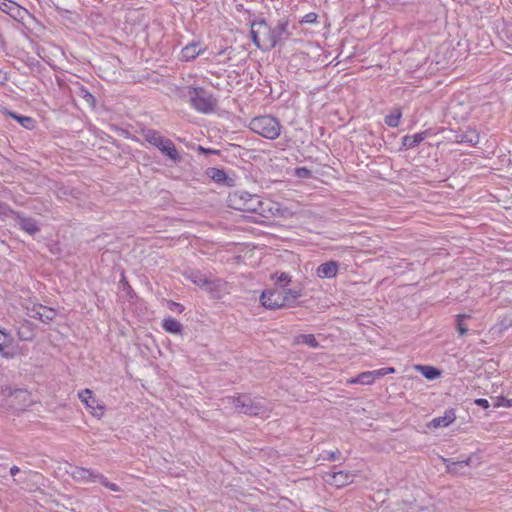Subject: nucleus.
I'll use <instances>...</instances> for the list:
<instances>
[{
	"mask_svg": "<svg viewBox=\"0 0 512 512\" xmlns=\"http://www.w3.org/2000/svg\"><path fill=\"white\" fill-rule=\"evenodd\" d=\"M251 39L255 46L262 51H268L281 45L290 38L288 31L289 20L280 19L275 27H271L267 21L260 17L249 20Z\"/></svg>",
	"mask_w": 512,
	"mask_h": 512,
	"instance_id": "1",
	"label": "nucleus"
},
{
	"mask_svg": "<svg viewBox=\"0 0 512 512\" xmlns=\"http://www.w3.org/2000/svg\"><path fill=\"white\" fill-rule=\"evenodd\" d=\"M227 204L234 210L256 213L263 217L275 215L274 210H279L277 203L270 200L263 201L258 195L243 190L229 193Z\"/></svg>",
	"mask_w": 512,
	"mask_h": 512,
	"instance_id": "2",
	"label": "nucleus"
},
{
	"mask_svg": "<svg viewBox=\"0 0 512 512\" xmlns=\"http://www.w3.org/2000/svg\"><path fill=\"white\" fill-rule=\"evenodd\" d=\"M227 401L239 412L249 416L263 415L269 412L266 401L262 398H253L248 394L237 397H228Z\"/></svg>",
	"mask_w": 512,
	"mask_h": 512,
	"instance_id": "3",
	"label": "nucleus"
},
{
	"mask_svg": "<svg viewBox=\"0 0 512 512\" xmlns=\"http://www.w3.org/2000/svg\"><path fill=\"white\" fill-rule=\"evenodd\" d=\"M249 128L262 137L274 140L281 133V124L277 118L271 115L255 117L251 120Z\"/></svg>",
	"mask_w": 512,
	"mask_h": 512,
	"instance_id": "4",
	"label": "nucleus"
},
{
	"mask_svg": "<svg viewBox=\"0 0 512 512\" xmlns=\"http://www.w3.org/2000/svg\"><path fill=\"white\" fill-rule=\"evenodd\" d=\"M189 101L193 108L202 113L213 111L215 99L203 88L187 87Z\"/></svg>",
	"mask_w": 512,
	"mask_h": 512,
	"instance_id": "5",
	"label": "nucleus"
},
{
	"mask_svg": "<svg viewBox=\"0 0 512 512\" xmlns=\"http://www.w3.org/2000/svg\"><path fill=\"white\" fill-rule=\"evenodd\" d=\"M3 394L8 397V403L15 410H25L33 402L31 394L23 388H12L6 386L2 390Z\"/></svg>",
	"mask_w": 512,
	"mask_h": 512,
	"instance_id": "6",
	"label": "nucleus"
},
{
	"mask_svg": "<svg viewBox=\"0 0 512 512\" xmlns=\"http://www.w3.org/2000/svg\"><path fill=\"white\" fill-rule=\"evenodd\" d=\"M450 133H453V135L450 136V142L466 144L470 147L479 143V133L470 127H467L465 130L462 129L460 125L457 128H454L453 124L450 122Z\"/></svg>",
	"mask_w": 512,
	"mask_h": 512,
	"instance_id": "7",
	"label": "nucleus"
},
{
	"mask_svg": "<svg viewBox=\"0 0 512 512\" xmlns=\"http://www.w3.org/2000/svg\"><path fill=\"white\" fill-rule=\"evenodd\" d=\"M284 292L282 290H265L260 296L262 306L270 310H276L287 307Z\"/></svg>",
	"mask_w": 512,
	"mask_h": 512,
	"instance_id": "8",
	"label": "nucleus"
},
{
	"mask_svg": "<svg viewBox=\"0 0 512 512\" xmlns=\"http://www.w3.org/2000/svg\"><path fill=\"white\" fill-rule=\"evenodd\" d=\"M472 107L468 101L450 99V115L458 126L461 122L467 121Z\"/></svg>",
	"mask_w": 512,
	"mask_h": 512,
	"instance_id": "9",
	"label": "nucleus"
},
{
	"mask_svg": "<svg viewBox=\"0 0 512 512\" xmlns=\"http://www.w3.org/2000/svg\"><path fill=\"white\" fill-rule=\"evenodd\" d=\"M188 278L197 286L204 288L211 294H215L221 286V280L219 279H210L206 274L201 273L200 271H191L188 275Z\"/></svg>",
	"mask_w": 512,
	"mask_h": 512,
	"instance_id": "10",
	"label": "nucleus"
},
{
	"mask_svg": "<svg viewBox=\"0 0 512 512\" xmlns=\"http://www.w3.org/2000/svg\"><path fill=\"white\" fill-rule=\"evenodd\" d=\"M79 398L85 404L86 408L92 413L93 416L101 418L104 414V406L99 403L95 398L92 390L84 389L79 392Z\"/></svg>",
	"mask_w": 512,
	"mask_h": 512,
	"instance_id": "11",
	"label": "nucleus"
},
{
	"mask_svg": "<svg viewBox=\"0 0 512 512\" xmlns=\"http://www.w3.org/2000/svg\"><path fill=\"white\" fill-rule=\"evenodd\" d=\"M27 315L44 323H49L56 317L57 313L53 308L42 304H33L31 307H27Z\"/></svg>",
	"mask_w": 512,
	"mask_h": 512,
	"instance_id": "12",
	"label": "nucleus"
},
{
	"mask_svg": "<svg viewBox=\"0 0 512 512\" xmlns=\"http://www.w3.org/2000/svg\"><path fill=\"white\" fill-rule=\"evenodd\" d=\"M0 10L18 22H23L25 16L30 15L27 9L11 0H0Z\"/></svg>",
	"mask_w": 512,
	"mask_h": 512,
	"instance_id": "13",
	"label": "nucleus"
},
{
	"mask_svg": "<svg viewBox=\"0 0 512 512\" xmlns=\"http://www.w3.org/2000/svg\"><path fill=\"white\" fill-rule=\"evenodd\" d=\"M156 148L159 149L163 155H165L169 160L173 161L174 163H178L181 161V156L171 139L163 136L162 139L156 145Z\"/></svg>",
	"mask_w": 512,
	"mask_h": 512,
	"instance_id": "14",
	"label": "nucleus"
},
{
	"mask_svg": "<svg viewBox=\"0 0 512 512\" xmlns=\"http://www.w3.org/2000/svg\"><path fill=\"white\" fill-rule=\"evenodd\" d=\"M12 217H14L19 227L30 235H34L40 231L39 225L35 219L26 217L16 211H14Z\"/></svg>",
	"mask_w": 512,
	"mask_h": 512,
	"instance_id": "15",
	"label": "nucleus"
},
{
	"mask_svg": "<svg viewBox=\"0 0 512 512\" xmlns=\"http://www.w3.org/2000/svg\"><path fill=\"white\" fill-rule=\"evenodd\" d=\"M70 475L79 483L98 482L100 476V474L83 467H72Z\"/></svg>",
	"mask_w": 512,
	"mask_h": 512,
	"instance_id": "16",
	"label": "nucleus"
},
{
	"mask_svg": "<svg viewBox=\"0 0 512 512\" xmlns=\"http://www.w3.org/2000/svg\"><path fill=\"white\" fill-rule=\"evenodd\" d=\"M338 270L339 263L331 260L320 264L316 269V275L321 279H331L336 277Z\"/></svg>",
	"mask_w": 512,
	"mask_h": 512,
	"instance_id": "17",
	"label": "nucleus"
},
{
	"mask_svg": "<svg viewBox=\"0 0 512 512\" xmlns=\"http://www.w3.org/2000/svg\"><path fill=\"white\" fill-rule=\"evenodd\" d=\"M206 174L217 184L231 187L234 185V179L229 177L223 169L208 168Z\"/></svg>",
	"mask_w": 512,
	"mask_h": 512,
	"instance_id": "18",
	"label": "nucleus"
},
{
	"mask_svg": "<svg viewBox=\"0 0 512 512\" xmlns=\"http://www.w3.org/2000/svg\"><path fill=\"white\" fill-rule=\"evenodd\" d=\"M353 480V474L345 471H339L329 475V479H327V482H329L331 485L340 488L352 483Z\"/></svg>",
	"mask_w": 512,
	"mask_h": 512,
	"instance_id": "19",
	"label": "nucleus"
},
{
	"mask_svg": "<svg viewBox=\"0 0 512 512\" xmlns=\"http://www.w3.org/2000/svg\"><path fill=\"white\" fill-rule=\"evenodd\" d=\"M472 316L470 314L462 313L455 317V330L459 337H464L469 332L470 322Z\"/></svg>",
	"mask_w": 512,
	"mask_h": 512,
	"instance_id": "20",
	"label": "nucleus"
},
{
	"mask_svg": "<svg viewBox=\"0 0 512 512\" xmlns=\"http://www.w3.org/2000/svg\"><path fill=\"white\" fill-rule=\"evenodd\" d=\"M71 91L78 97L82 98L88 107L92 109L96 107L95 97L81 83L76 82L74 84V89H71Z\"/></svg>",
	"mask_w": 512,
	"mask_h": 512,
	"instance_id": "21",
	"label": "nucleus"
},
{
	"mask_svg": "<svg viewBox=\"0 0 512 512\" xmlns=\"http://www.w3.org/2000/svg\"><path fill=\"white\" fill-rule=\"evenodd\" d=\"M199 45L200 44L198 42H191V43L187 44L181 50V59L184 61H190V60L195 59L202 52Z\"/></svg>",
	"mask_w": 512,
	"mask_h": 512,
	"instance_id": "22",
	"label": "nucleus"
},
{
	"mask_svg": "<svg viewBox=\"0 0 512 512\" xmlns=\"http://www.w3.org/2000/svg\"><path fill=\"white\" fill-rule=\"evenodd\" d=\"M13 338L9 333L0 329V353L4 357H10L12 354L9 349L12 345Z\"/></svg>",
	"mask_w": 512,
	"mask_h": 512,
	"instance_id": "23",
	"label": "nucleus"
},
{
	"mask_svg": "<svg viewBox=\"0 0 512 512\" xmlns=\"http://www.w3.org/2000/svg\"><path fill=\"white\" fill-rule=\"evenodd\" d=\"M141 136L152 146L156 147L158 142L162 139L163 135L154 129L151 128H143L140 131Z\"/></svg>",
	"mask_w": 512,
	"mask_h": 512,
	"instance_id": "24",
	"label": "nucleus"
},
{
	"mask_svg": "<svg viewBox=\"0 0 512 512\" xmlns=\"http://www.w3.org/2000/svg\"><path fill=\"white\" fill-rule=\"evenodd\" d=\"M425 137H426L425 132L417 133L412 136L406 135L402 139V146L405 149L414 148V147L418 146L425 139Z\"/></svg>",
	"mask_w": 512,
	"mask_h": 512,
	"instance_id": "25",
	"label": "nucleus"
},
{
	"mask_svg": "<svg viewBox=\"0 0 512 512\" xmlns=\"http://www.w3.org/2000/svg\"><path fill=\"white\" fill-rule=\"evenodd\" d=\"M162 327L165 331L173 334H181L183 331L182 324L175 318H166L163 320Z\"/></svg>",
	"mask_w": 512,
	"mask_h": 512,
	"instance_id": "26",
	"label": "nucleus"
},
{
	"mask_svg": "<svg viewBox=\"0 0 512 512\" xmlns=\"http://www.w3.org/2000/svg\"><path fill=\"white\" fill-rule=\"evenodd\" d=\"M7 115L13 119H15L16 121H18L22 127L26 128V129H33L35 127V120L32 118V117H29V116H22V115H18L17 113L15 112H7Z\"/></svg>",
	"mask_w": 512,
	"mask_h": 512,
	"instance_id": "27",
	"label": "nucleus"
},
{
	"mask_svg": "<svg viewBox=\"0 0 512 512\" xmlns=\"http://www.w3.org/2000/svg\"><path fill=\"white\" fill-rule=\"evenodd\" d=\"M282 292H284L285 302L288 303L287 307H293L297 299L302 296L301 288L285 289Z\"/></svg>",
	"mask_w": 512,
	"mask_h": 512,
	"instance_id": "28",
	"label": "nucleus"
},
{
	"mask_svg": "<svg viewBox=\"0 0 512 512\" xmlns=\"http://www.w3.org/2000/svg\"><path fill=\"white\" fill-rule=\"evenodd\" d=\"M373 375L371 371L362 372L357 375V377L348 380L350 384H362V385H370L374 382Z\"/></svg>",
	"mask_w": 512,
	"mask_h": 512,
	"instance_id": "29",
	"label": "nucleus"
},
{
	"mask_svg": "<svg viewBox=\"0 0 512 512\" xmlns=\"http://www.w3.org/2000/svg\"><path fill=\"white\" fill-rule=\"evenodd\" d=\"M402 112L400 108H395L389 115L385 116L384 122L389 127H398Z\"/></svg>",
	"mask_w": 512,
	"mask_h": 512,
	"instance_id": "30",
	"label": "nucleus"
},
{
	"mask_svg": "<svg viewBox=\"0 0 512 512\" xmlns=\"http://www.w3.org/2000/svg\"><path fill=\"white\" fill-rule=\"evenodd\" d=\"M18 336L21 340L31 341L34 338V332L31 323L26 322L18 329Z\"/></svg>",
	"mask_w": 512,
	"mask_h": 512,
	"instance_id": "31",
	"label": "nucleus"
},
{
	"mask_svg": "<svg viewBox=\"0 0 512 512\" xmlns=\"http://www.w3.org/2000/svg\"><path fill=\"white\" fill-rule=\"evenodd\" d=\"M296 341L297 343L306 344L312 348H317L319 346V343L313 334H300L296 337Z\"/></svg>",
	"mask_w": 512,
	"mask_h": 512,
	"instance_id": "32",
	"label": "nucleus"
},
{
	"mask_svg": "<svg viewBox=\"0 0 512 512\" xmlns=\"http://www.w3.org/2000/svg\"><path fill=\"white\" fill-rule=\"evenodd\" d=\"M418 369L429 380H434L440 375V371L431 366H418Z\"/></svg>",
	"mask_w": 512,
	"mask_h": 512,
	"instance_id": "33",
	"label": "nucleus"
},
{
	"mask_svg": "<svg viewBox=\"0 0 512 512\" xmlns=\"http://www.w3.org/2000/svg\"><path fill=\"white\" fill-rule=\"evenodd\" d=\"M446 426H448V412L447 411L444 412V416L434 418L427 424V427L430 429L431 428L435 429L438 427H446Z\"/></svg>",
	"mask_w": 512,
	"mask_h": 512,
	"instance_id": "34",
	"label": "nucleus"
},
{
	"mask_svg": "<svg viewBox=\"0 0 512 512\" xmlns=\"http://www.w3.org/2000/svg\"><path fill=\"white\" fill-rule=\"evenodd\" d=\"M272 279L276 280V285L279 287H285L291 282V277L289 276V274H287L285 272L274 273L272 275Z\"/></svg>",
	"mask_w": 512,
	"mask_h": 512,
	"instance_id": "35",
	"label": "nucleus"
},
{
	"mask_svg": "<svg viewBox=\"0 0 512 512\" xmlns=\"http://www.w3.org/2000/svg\"><path fill=\"white\" fill-rule=\"evenodd\" d=\"M453 52H458L459 53V56H463L464 58H466L467 54H468V43H467V40H459L457 42V49L455 47H453Z\"/></svg>",
	"mask_w": 512,
	"mask_h": 512,
	"instance_id": "36",
	"label": "nucleus"
},
{
	"mask_svg": "<svg viewBox=\"0 0 512 512\" xmlns=\"http://www.w3.org/2000/svg\"><path fill=\"white\" fill-rule=\"evenodd\" d=\"M494 407H506L511 408L512 407V398H505V397H498L496 402L494 403Z\"/></svg>",
	"mask_w": 512,
	"mask_h": 512,
	"instance_id": "37",
	"label": "nucleus"
},
{
	"mask_svg": "<svg viewBox=\"0 0 512 512\" xmlns=\"http://www.w3.org/2000/svg\"><path fill=\"white\" fill-rule=\"evenodd\" d=\"M98 482L102 484L103 486L107 487L108 489L112 491H119L118 486L115 483L109 482L104 476L100 474Z\"/></svg>",
	"mask_w": 512,
	"mask_h": 512,
	"instance_id": "38",
	"label": "nucleus"
},
{
	"mask_svg": "<svg viewBox=\"0 0 512 512\" xmlns=\"http://www.w3.org/2000/svg\"><path fill=\"white\" fill-rule=\"evenodd\" d=\"M14 213V210L11 209L6 203L0 201V216H12Z\"/></svg>",
	"mask_w": 512,
	"mask_h": 512,
	"instance_id": "39",
	"label": "nucleus"
},
{
	"mask_svg": "<svg viewBox=\"0 0 512 512\" xmlns=\"http://www.w3.org/2000/svg\"><path fill=\"white\" fill-rule=\"evenodd\" d=\"M311 174L310 170H308L305 167L297 168L296 169V175L301 178H307Z\"/></svg>",
	"mask_w": 512,
	"mask_h": 512,
	"instance_id": "40",
	"label": "nucleus"
},
{
	"mask_svg": "<svg viewBox=\"0 0 512 512\" xmlns=\"http://www.w3.org/2000/svg\"><path fill=\"white\" fill-rule=\"evenodd\" d=\"M316 19H317V15L315 13H308L302 18L301 22L302 23H314V22H316Z\"/></svg>",
	"mask_w": 512,
	"mask_h": 512,
	"instance_id": "41",
	"label": "nucleus"
},
{
	"mask_svg": "<svg viewBox=\"0 0 512 512\" xmlns=\"http://www.w3.org/2000/svg\"><path fill=\"white\" fill-rule=\"evenodd\" d=\"M463 463H465L466 465L468 464L467 462H453V463H450V474L451 473H456L459 470V467H461Z\"/></svg>",
	"mask_w": 512,
	"mask_h": 512,
	"instance_id": "42",
	"label": "nucleus"
},
{
	"mask_svg": "<svg viewBox=\"0 0 512 512\" xmlns=\"http://www.w3.org/2000/svg\"><path fill=\"white\" fill-rule=\"evenodd\" d=\"M474 402H475V404H476V405H478V406H480V407H482V408H484V409H486V408H488V407H489V402H488V400H487V399H484V398H478V399H476Z\"/></svg>",
	"mask_w": 512,
	"mask_h": 512,
	"instance_id": "43",
	"label": "nucleus"
},
{
	"mask_svg": "<svg viewBox=\"0 0 512 512\" xmlns=\"http://www.w3.org/2000/svg\"><path fill=\"white\" fill-rule=\"evenodd\" d=\"M371 373L373 375L374 380L376 378H380V377L385 376L384 368H381V369H378V370H373V371H371Z\"/></svg>",
	"mask_w": 512,
	"mask_h": 512,
	"instance_id": "44",
	"label": "nucleus"
},
{
	"mask_svg": "<svg viewBox=\"0 0 512 512\" xmlns=\"http://www.w3.org/2000/svg\"><path fill=\"white\" fill-rule=\"evenodd\" d=\"M455 421H456V415L454 413V410L453 409H450V420H449V423H450V430L454 429L453 426H455Z\"/></svg>",
	"mask_w": 512,
	"mask_h": 512,
	"instance_id": "45",
	"label": "nucleus"
},
{
	"mask_svg": "<svg viewBox=\"0 0 512 512\" xmlns=\"http://www.w3.org/2000/svg\"><path fill=\"white\" fill-rule=\"evenodd\" d=\"M197 150L201 153H205V154H214V153H217L216 150H212V149H208V148H204L203 146L199 145L197 147Z\"/></svg>",
	"mask_w": 512,
	"mask_h": 512,
	"instance_id": "46",
	"label": "nucleus"
},
{
	"mask_svg": "<svg viewBox=\"0 0 512 512\" xmlns=\"http://www.w3.org/2000/svg\"><path fill=\"white\" fill-rule=\"evenodd\" d=\"M172 307H175V309H176L179 313L183 312V310H184V306H183V305H181V304H179V303H176V302H171V308H172Z\"/></svg>",
	"mask_w": 512,
	"mask_h": 512,
	"instance_id": "47",
	"label": "nucleus"
},
{
	"mask_svg": "<svg viewBox=\"0 0 512 512\" xmlns=\"http://www.w3.org/2000/svg\"><path fill=\"white\" fill-rule=\"evenodd\" d=\"M19 472V468L17 466H13L10 468V474L15 476Z\"/></svg>",
	"mask_w": 512,
	"mask_h": 512,
	"instance_id": "48",
	"label": "nucleus"
},
{
	"mask_svg": "<svg viewBox=\"0 0 512 512\" xmlns=\"http://www.w3.org/2000/svg\"><path fill=\"white\" fill-rule=\"evenodd\" d=\"M385 375L391 374L395 372V369L393 367H386L384 368Z\"/></svg>",
	"mask_w": 512,
	"mask_h": 512,
	"instance_id": "49",
	"label": "nucleus"
},
{
	"mask_svg": "<svg viewBox=\"0 0 512 512\" xmlns=\"http://www.w3.org/2000/svg\"><path fill=\"white\" fill-rule=\"evenodd\" d=\"M121 283L123 284L124 288H126V287L130 288V286L124 276H122Z\"/></svg>",
	"mask_w": 512,
	"mask_h": 512,
	"instance_id": "50",
	"label": "nucleus"
},
{
	"mask_svg": "<svg viewBox=\"0 0 512 512\" xmlns=\"http://www.w3.org/2000/svg\"><path fill=\"white\" fill-rule=\"evenodd\" d=\"M328 454H329V456L327 457L328 459H330V460H335L336 459V456H335L334 452H329Z\"/></svg>",
	"mask_w": 512,
	"mask_h": 512,
	"instance_id": "51",
	"label": "nucleus"
},
{
	"mask_svg": "<svg viewBox=\"0 0 512 512\" xmlns=\"http://www.w3.org/2000/svg\"><path fill=\"white\" fill-rule=\"evenodd\" d=\"M456 53H457V57H455V60H458V57H460V56H459L458 52H456Z\"/></svg>",
	"mask_w": 512,
	"mask_h": 512,
	"instance_id": "52",
	"label": "nucleus"
}]
</instances>
